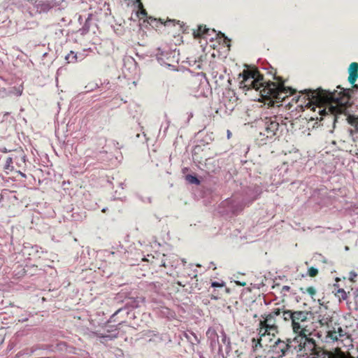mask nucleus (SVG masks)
I'll return each instance as SVG.
<instances>
[{
  "mask_svg": "<svg viewBox=\"0 0 358 358\" xmlns=\"http://www.w3.org/2000/svg\"><path fill=\"white\" fill-rule=\"evenodd\" d=\"M222 341L223 343H225V341H226V336L224 334H222Z\"/></svg>",
  "mask_w": 358,
  "mask_h": 358,
  "instance_id": "nucleus-35",
  "label": "nucleus"
},
{
  "mask_svg": "<svg viewBox=\"0 0 358 358\" xmlns=\"http://www.w3.org/2000/svg\"><path fill=\"white\" fill-rule=\"evenodd\" d=\"M349 124L354 127V129H350L349 132L351 136H353L354 132L358 133V117L350 115L348 117Z\"/></svg>",
  "mask_w": 358,
  "mask_h": 358,
  "instance_id": "nucleus-11",
  "label": "nucleus"
},
{
  "mask_svg": "<svg viewBox=\"0 0 358 358\" xmlns=\"http://www.w3.org/2000/svg\"><path fill=\"white\" fill-rule=\"evenodd\" d=\"M136 2L138 3V8L139 9L138 15L143 17L147 16V12L145 9H144L143 3L141 2V0H136Z\"/></svg>",
  "mask_w": 358,
  "mask_h": 358,
  "instance_id": "nucleus-20",
  "label": "nucleus"
},
{
  "mask_svg": "<svg viewBox=\"0 0 358 358\" xmlns=\"http://www.w3.org/2000/svg\"><path fill=\"white\" fill-rule=\"evenodd\" d=\"M113 329L112 328H108L106 329V333H99L97 331H91L90 334V337L96 336L101 338V342L104 343L105 341H112L114 338L117 337V333L115 334H110V332H113Z\"/></svg>",
  "mask_w": 358,
  "mask_h": 358,
  "instance_id": "nucleus-9",
  "label": "nucleus"
},
{
  "mask_svg": "<svg viewBox=\"0 0 358 358\" xmlns=\"http://www.w3.org/2000/svg\"><path fill=\"white\" fill-rule=\"evenodd\" d=\"M330 117H331V119L334 120V117H333V116H331H331H330Z\"/></svg>",
  "mask_w": 358,
  "mask_h": 358,
  "instance_id": "nucleus-44",
  "label": "nucleus"
},
{
  "mask_svg": "<svg viewBox=\"0 0 358 358\" xmlns=\"http://www.w3.org/2000/svg\"><path fill=\"white\" fill-rule=\"evenodd\" d=\"M353 85V87L355 88H357L358 89V85H356V84H352Z\"/></svg>",
  "mask_w": 358,
  "mask_h": 358,
  "instance_id": "nucleus-38",
  "label": "nucleus"
},
{
  "mask_svg": "<svg viewBox=\"0 0 358 358\" xmlns=\"http://www.w3.org/2000/svg\"><path fill=\"white\" fill-rule=\"evenodd\" d=\"M289 289H290V287L289 286H286V285L283 286V287H282V290H285V291H289Z\"/></svg>",
  "mask_w": 358,
  "mask_h": 358,
  "instance_id": "nucleus-34",
  "label": "nucleus"
},
{
  "mask_svg": "<svg viewBox=\"0 0 358 358\" xmlns=\"http://www.w3.org/2000/svg\"><path fill=\"white\" fill-rule=\"evenodd\" d=\"M206 334L209 338L212 339H214L215 337L218 338V336L214 329H209Z\"/></svg>",
  "mask_w": 358,
  "mask_h": 358,
  "instance_id": "nucleus-24",
  "label": "nucleus"
},
{
  "mask_svg": "<svg viewBox=\"0 0 358 358\" xmlns=\"http://www.w3.org/2000/svg\"><path fill=\"white\" fill-rule=\"evenodd\" d=\"M357 276V273L355 272H350V280L351 281H354L355 280V278Z\"/></svg>",
  "mask_w": 358,
  "mask_h": 358,
  "instance_id": "nucleus-31",
  "label": "nucleus"
},
{
  "mask_svg": "<svg viewBox=\"0 0 358 358\" xmlns=\"http://www.w3.org/2000/svg\"><path fill=\"white\" fill-rule=\"evenodd\" d=\"M161 266H166V265H165V262H163V263L162 264V265H161Z\"/></svg>",
  "mask_w": 358,
  "mask_h": 358,
  "instance_id": "nucleus-42",
  "label": "nucleus"
},
{
  "mask_svg": "<svg viewBox=\"0 0 358 358\" xmlns=\"http://www.w3.org/2000/svg\"><path fill=\"white\" fill-rule=\"evenodd\" d=\"M318 270L315 268L311 267L308 269V275L310 277H315L317 275Z\"/></svg>",
  "mask_w": 358,
  "mask_h": 358,
  "instance_id": "nucleus-26",
  "label": "nucleus"
},
{
  "mask_svg": "<svg viewBox=\"0 0 358 358\" xmlns=\"http://www.w3.org/2000/svg\"><path fill=\"white\" fill-rule=\"evenodd\" d=\"M217 36L224 38V43H227V46L230 45L229 43H227L230 42V40L227 36H225V35L224 34H222V32L220 31L218 34H217Z\"/></svg>",
  "mask_w": 358,
  "mask_h": 358,
  "instance_id": "nucleus-29",
  "label": "nucleus"
},
{
  "mask_svg": "<svg viewBox=\"0 0 358 358\" xmlns=\"http://www.w3.org/2000/svg\"><path fill=\"white\" fill-rule=\"evenodd\" d=\"M264 320L260 321L259 325H276V320L275 317L271 315H267L265 317L262 316Z\"/></svg>",
  "mask_w": 358,
  "mask_h": 358,
  "instance_id": "nucleus-13",
  "label": "nucleus"
},
{
  "mask_svg": "<svg viewBox=\"0 0 358 358\" xmlns=\"http://www.w3.org/2000/svg\"><path fill=\"white\" fill-rule=\"evenodd\" d=\"M281 313L282 312L280 308H275L271 313H269V315L276 317L277 316H280Z\"/></svg>",
  "mask_w": 358,
  "mask_h": 358,
  "instance_id": "nucleus-27",
  "label": "nucleus"
},
{
  "mask_svg": "<svg viewBox=\"0 0 358 358\" xmlns=\"http://www.w3.org/2000/svg\"><path fill=\"white\" fill-rule=\"evenodd\" d=\"M336 333L339 338H342L346 335L345 331L341 327L336 328Z\"/></svg>",
  "mask_w": 358,
  "mask_h": 358,
  "instance_id": "nucleus-25",
  "label": "nucleus"
},
{
  "mask_svg": "<svg viewBox=\"0 0 358 358\" xmlns=\"http://www.w3.org/2000/svg\"><path fill=\"white\" fill-rule=\"evenodd\" d=\"M278 119L277 116L266 117L264 124V131H260L259 134L266 136L267 139H271L276 136L280 127Z\"/></svg>",
  "mask_w": 358,
  "mask_h": 358,
  "instance_id": "nucleus-5",
  "label": "nucleus"
},
{
  "mask_svg": "<svg viewBox=\"0 0 358 358\" xmlns=\"http://www.w3.org/2000/svg\"><path fill=\"white\" fill-rule=\"evenodd\" d=\"M327 337L329 338L333 341H338L339 339L338 334L336 333V327H333L332 329H329L327 331Z\"/></svg>",
  "mask_w": 358,
  "mask_h": 358,
  "instance_id": "nucleus-16",
  "label": "nucleus"
},
{
  "mask_svg": "<svg viewBox=\"0 0 358 358\" xmlns=\"http://www.w3.org/2000/svg\"><path fill=\"white\" fill-rule=\"evenodd\" d=\"M212 285V287H222V286H223L222 284H220V283H219V282H212V285Z\"/></svg>",
  "mask_w": 358,
  "mask_h": 358,
  "instance_id": "nucleus-32",
  "label": "nucleus"
},
{
  "mask_svg": "<svg viewBox=\"0 0 358 358\" xmlns=\"http://www.w3.org/2000/svg\"><path fill=\"white\" fill-rule=\"evenodd\" d=\"M239 285H242V286H245V282H243V283H239Z\"/></svg>",
  "mask_w": 358,
  "mask_h": 358,
  "instance_id": "nucleus-41",
  "label": "nucleus"
},
{
  "mask_svg": "<svg viewBox=\"0 0 358 358\" xmlns=\"http://www.w3.org/2000/svg\"><path fill=\"white\" fill-rule=\"evenodd\" d=\"M336 296L339 298V299L345 300L347 299V293L343 289H338Z\"/></svg>",
  "mask_w": 358,
  "mask_h": 358,
  "instance_id": "nucleus-21",
  "label": "nucleus"
},
{
  "mask_svg": "<svg viewBox=\"0 0 358 358\" xmlns=\"http://www.w3.org/2000/svg\"><path fill=\"white\" fill-rule=\"evenodd\" d=\"M227 133H228V138H229V137H230V135H231V132H230L229 131H228V132H227Z\"/></svg>",
  "mask_w": 358,
  "mask_h": 358,
  "instance_id": "nucleus-40",
  "label": "nucleus"
},
{
  "mask_svg": "<svg viewBox=\"0 0 358 358\" xmlns=\"http://www.w3.org/2000/svg\"><path fill=\"white\" fill-rule=\"evenodd\" d=\"M313 315V313L311 312L302 310L294 311L292 327L293 331L296 335L309 331L307 327L304 325V323L310 319Z\"/></svg>",
  "mask_w": 358,
  "mask_h": 358,
  "instance_id": "nucleus-4",
  "label": "nucleus"
},
{
  "mask_svg": "<svg viewBox=\"0 0 358 358\" xmlns=\"http://www.w3.org/2000/svg\"><path fill=\"white\" fill-rule=\"evenodd\" d=\"M304 92L310 101L325 106L324 109H322L320 106H317L320 117L318 116L311 117V120H319L322 121L323 116L329 115V112L331 115L342 113L343 106L339 94H337L336 91L331 92L320 87L316 90H304Z\"/></svg>",
  "mask_w": 358,
  "mask_h": 358,
  "instance_id": "nucleus-1",
  "label": "nucleus"
},
{
  "mask_svg": "<svg viewBox=\"0 0 358 358\" xmlns=\"http://www.w3.org/2000/svg\"><path fill=\"white\" fill-rule=\"evenodd\" d=\"M301 290L305 293V292H307L312 297L315 295L316 294V290L313 287H309L306 289H303V288H301Z\"/></svg>",
  "mask_w": 358,
  "mask_h": 358,
  "instance_id": "nucleus-22",
  "label": "nucleus"
},
{
  "mask_svg": "<svg viewBox=\"0 0 358 358\" xmlns=\"http://www.w3.org/2000/svg\"><path fill=\"white\" fill-rule=\"evenodd\" d=\"M243 80L241 83V87L247 90L254 89L259 91L262 97L278 98L279 87L273 82H264L263 76L256 69L244 70L243 72Z\"/></svg>",
  "mask_w": 358,
  "mask_h": 358,
  "instance_id": "nucleus-2",
  "label": "nucleus"
},
{
  "mask_svg": "<svg viewBox=\"0 0 358 358\" xmlns=\"http://www.w3.org/2000/svg\"><path fill=\"white\" fill-rule=\"evenodd\" d=\"M178 284L179 285H180V286H183V285L181 284V282H178Z\"/></svg>",
  "mask_w": 358,
  "mask_h": 358,
  "instance_id": "nucleus-43",
  "label": "nucleus"
},
{
  "mask_svg": "<svg viewBox=\"0 0 358 358\" xmlns=\"http://www.w3.org/2000/svg\"><path fill=\"white\" fill-rule=\"evenodd\" d=\"M122 310V308H119L113 315L112 317H114L117 314H118Z\"/></svg>",
  "mask_w": 358,
  "mask_h": 358,
  "instance_id": "nucleus-36",
  "label": "nucleus"
},
{
  "mask_svg": "<svg viewBox=\"0 0 358 358\" xmlns=\"http://www.w3.org/2000/svg\"><path fill=\"white\" fill-rule=\"evenodd\" d=\"M13 164V159L11 157H8L6 159V164H5V169H9V167L10 166V164Z\"/></svg>",
  "mask_w": 358,
  "mask_h": 358,
  "instance_id": "nucleus-30",
  "label": "nucleus"
},
{
  "mask_svg": "<svg viewBox=\"0 0 358 358\" xmlns=\"http://www.w3.org/2000/svg\"><path fill=\"white\" fill-rule=\"evenodd\" d=\"M291 348L296 349V346L294 345V342L292 341V339L291 338H288L287 341H284L278 338L275 341L272 346L273 351L278 357H282L285 356L287 351Z\"/></svg>",
  "mask_w": 358,
  "mask_h": 358,
  "instance_id": "nucleus-7",
  "label": "nucleus"
},
{
  "mask_svg": "<svg viewBox=\"0 0 358 358\" xmlns=\"http://www.w3.org/2000/svg\"><path fill=\"white\" fill-rule=\"evenodd\" d=\"M355 303H358V292H355Z\"/></svg>",
  "mask_w": 358,
  "mask_h": 358,
  "instance_id": "nucleus-33",
  "label": "nucleus"
},
{
  "mask_svg": "<svg viewBox=\"0 0 358 358\" xmlns=\"http://www.w3.org/2000/svg\"><path fill=\"white\" fill-rule=\"evenodd\" d=\"M106 210H107L106 208H103V209H102V212H103V213H106Z\"/></svg>",
  "mask_w": 358,
  "mask_h": 358,
  "instance_id": "nucleus-39",
  "label": "nucleus"
},
{
  "mask_svg": "<svg viewBox=\"0 0 358 358\" xmlns=\"http://www.w3.org/2000/svg\"><path fill=\"white\" fill-rule=\"evenodd\" d=\"M266 329L267 330V335L274 336L276 333H278V327L277 325H265Z\"/></svg>",
  "mask_w": 358,
  "mask_h": 358,
  "instance_id": "nucleus-17",
  "label": "nucleus"
},
{
  "mask_svg": "<svg viewBox=\"0 0 358 358\" xmlns=\"http://www.w3.org/2000/svg\"><path fill=\"white\" fill-rule=\"evenodd\" d=\"M348 71V81L350 82V84H354L358 77V63H351L349 66Z\"/></svg>",
  "mask_w": 358,
  "mask_h": 358,
  "instance_id": "nucleus-10",
  "label": "nucleus"
},
{
  "mask_svg": "<svg viewBox=\"0 0 358 358\" xmlns=\"http://www.w3.org/2000/svg\"><path fill=\"white\" fill-rule=\"evenodd\" d=\"M351 358H354V357H351Z\"/></svg>",
  "mask_w": 358,
  "mask_h": 358,
  "instance_id": "nucleus-46",
  "label": "nucleus"
},
{
  "mask_svg": "<svg viewBox=\"0 0 358 358\" xmlns=\"http://www.w3.org/2000/svg\"><path fill=\"white\" fill-rule=\"evenodd\" d=\"M213 298L215 299H217V297H216V296H213Z\"/></svg>",
  "mask_w": 358,
  "mask_h": 358,
  "instance_id": "nucleus-45",
  "label": "nucleus"
},
{
  "mask_svg": "<svg viewBox=\"0 0 358 358\" xmlns=\"http://www.w3.org/2000/svg\"><path fill=\"white\" fill-rule=\"evenodd\" d=\"M282 317L285 321L292 320L294 311L287 310H283L282 312Z\"/></svg>",
  "mask_w": 358,
  "mask_h": 358,
  "instance_id": "nucleus-18",
  "label": "nucleus"
},
{
  "mask_svg": "<svg viewBox=\"0 0 358 358\" xmlns=\"http://www.w3.org/2000/svg\"><path fill=\"white\" fill-rule=\"evenodd\" d=\"M65 59L67 61L68 63H73L77 61V55L73 52L71 51L66 57Z\"/></svg>",
  "mask_w": 358,
  "mask_h": 358,
  "instance_id": "nucleus-19",
  "label": "nucleus"
},
{
  "mask_svg": "<svg viewBox=\"0 0 358 358\" xmlns=\"http://www.w3.org/2000/svg\"><path fill=\"white\" fill-rule=\"evenodd\" d=\"M187 339L192 344H198L199 343V339L197 336L192 331H189V333H185V334Z\"/></svg>",
  "mask_w": 358,
  "mask_h": 358,
  "instance_id": "nucleus-14",
  "label": "nucleus"
},
{
  "mask_svg": "<svg viewBox=\"0 0 358 358\" xmlns=\"http://www.w3.org/2000/svg\"><path fill=\"white\" fill-rule=\"evenodd\" d=\"M334 313L328 310L327 306H320L318 310L313 313L311 318L317 321L320 326H327L330 327V324L332 322Z\"/></svg>",
  "mask_w": 358,
  "mask_h": 358,
  "instance_id": "nucleus-6",
  "label": "nucleus"
},
{
  "mask_svg": "<svg viewBox=\"0 0 358 358\" xmlns=\"http://www.w3.org/2000/svg\"><path fill=\"white\" fill-rule=\"evenodd\" d=\"M312 333L310 331H305L296 335L292 339V341L294 342V345L296 346V348H299V352L306 355L317 353L315 341L310 337Z\"/></svg>",
  "mask_w": 358,
  "mask_h": 358,
  "instance_id": "nucleus-3",
  "label": "nucleus"
},
{
  "mask_svg": "<svg viewBox=\"0 0 358 358\" xmlns=\"http://www.w3.org/2000/svg\"><path fill=\"white\" fill-rule=\"evenodd\" d=\"M211 161H212V159H206V163H205V166H206V169H207V171H208V173H210V172H214V171H215V169H210V167H208V166H209V165L210 164V163H211Z\"/></svg>",
  "mask_w": 358,
  "mask_h": 358,
  "instance_id": "nucleus-28",
  "label": "nucleus"
},
{
  "mask_svg": "<svg viewBox=\"0 0 358 358\" xmlns=\"http://www.w3.org/2000/svg\"><path fill=\"white\" fill-rule=\"evenodd\" d=\"M209 31V29H207L206 26L200 25L198 27V29L196 31H194V36L195 37H200L203 36V34H207Z\"/></svg>",
  "mask_w": 358,
  "mask_h": 358,
  "instance_id": "nucleus-15",
  "label": "nucleus"
},
{
  "mask_svg": "<svg viewBox=\"0 0 358 358\" xmlns=\"http://www.w3.org/2000/svg\"><path fill=\"white\" fill-rule=\"evenodd\" d=\"M259 326H260L259 329V338L258 339L257 343L255 344V348H257V345L262 347V342L268 336L267 330L266 329L265 325H259Z\"/></svg>",
  "mask_w": 358,
  "mask_h": 358,
  "instance_id": "nucleus-12",
  "label": "nucleus"
},
{
  "mask_svg": "<svg viewBox=\"0 0 358 358\" xmlns=\"http://www.w3.org/2000/svg\"><path fill=\"white\" fill-rule=\"evenodd\" d=\"M186 178L192 184L198 185L199 183V180H198V178L194 176L187 175L186 176Z\"/></svg>",
  "mask_w": 358,
  "mask_h": 358,
  "instance_id": "nucleus-23",
  "label": "nucleus"
},
{
  "mask_svg": "<svg viewBox=\"0 0 358 358\" xmlns=\"http://www.w3.org/2000/svg\"><path fill=\"white\" fill-rule=\"evenodd\" d=\"M317 354L313 355V356L310 357L308 358H318V357L315 356Z\"/></svg>",
  "mask_w": 358,
  "mask_h": 358,
  "instance_id": "nucleus-37",
  "label": "nucleus"
},
{
  "mask_svg": "<svg viewBox=\"0 0 358 358\" xmlns=\"http://www.w3.org/2000/svg\"><path fill=\"white\" fill-rule=\"evenodd\" d=\"M222 205L227 208V213H231L232 214H236L238 211H241L243 208V206L241 204L239 201H235L232 199H226L222 203Z\"/></svg>",
  "mask_w": 358,
  "mask_h": 358,
  "instance_id": "nucleus-8",
  "label": "nucleus"
}]
</instances>
